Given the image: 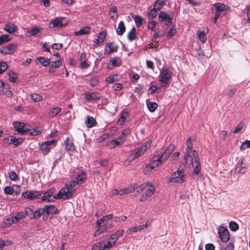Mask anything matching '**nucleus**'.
Instances as JSON below:
<instances>
[{
	"label": "nucleus",
	"mask_w": 250,
	"mask_h": 250,
	"mask_svg": "<svg viewBox=\"0 0 250 250\" xmlns=\"http://www.w3.org/2000/svg\"><path fill=\"white\" fill-rule=\"evenodd\" d=\"M44 214H47V217L48 214H55L58 213L57 208L53 205H46L42 208Z\"/></svg>",
	"instance_id": "nucleus-12"
},
{
	"label": "nucleus",
	"mask_w": 250,
	"mask_h": 250,
	"mask_svg": "<svg viewBox=\"0 0 250 250\" xmlns=\"http://www.w3.org/2000/svg\"><path fill=\"white\" fill-rule=\"evenodd\" d=\"M110 62L113 66H119L121 64L120 59L119 57L111 59Z\"/></svg>",
	"instance_id": "nucleus-48"
},
{
	"label": "nucleus",
	"mask_w": 250,
	"mask_h": 250,
	"mask_svg": "<svg viewBox=\"0 0 250 250\" xmlns=\"http://www.w3.org/2000/svg\"><path fill=\"white\" fill-rule=\"evenodd\" d=\"M137 38L136 29L134 27L128 32L127 34V39L129 41H132Z\"/></svg>",
	"instance_id": "nucleus-31"
},
{
	"label": "nucleus",
	"mask_w": 250,
	"mask_h": 250,
	"mask_svg": "<svg viewBox=\"0 0 250 250\" xmlns=\"http://www.w3.org/2000/svg\"><path fill=\"white\" fill-rule=\"evenodd\" d=\"M167 1V0H157L153 6L154 7V9L160 10L166 4Z\"/></svg>",
	"instance_id": "nucleus-26"
},
{
	"label": "nucleus",
	"mask_w": 250,
	"mask_h": 250,
	"mask_svg": "<svg viewBox=\"0 0 250 250\" xmlns=\"http://www.w3.org/2000/svg\"><path fill=\"white\" fill-rule=\"evenodd\" d=\"M124 232V230L119 229L117 230L114 233L111 235L109 238L110 239L113 240V244H115L118 238L123 234Z\"/></svg>",
	"instance_id": "nucleus-23"
},
{
	"label": "nucleus",
	"mask_w": 250,
	"mask_h": 250,
	"mask_svg": "<svg viewBox=\"0 0 250 250\" xmlns=\"http://www.w3.org/2000/svg\"><path fill=\"white\" fill-rule=\"evenodd\" d=\"M90 30V27H89V26L84 27L81 28L78 31L76 32L75 33V35H77V36L85 35V34L88 33Z\"/></svg>",
	"instance_id": "nucleus-37"
},
{
	"label": "nucleus",
	"mask_w": 250,
	"mask_h": 250,
	"mask_svg": "<svg viewBox=\"0 0 250 250\" xmlns=\"http://www.w3.org/2000/svg\"><path fill=\"white\" fill-rule=\"evenodd\" d=\"M26 213H23V211L18 212L15 216H13V219L16 223H18L20 220L23 219L26 216Z\"/></svg>",
	"instance_id": "nucleus-27"
},
{
	"label": "nucleus",
	"mask_w": 250,
	"mask_h": 250,
	"mask_svg": "<svg viewBox=\"0 0 250 250\" xmlns=\"http://www.w3.org/2000/svg\"><path fill=\"white\" fill-rule=\"evenodd\" d=\"M62 110V108L59 107H54L51 108L48 114L51 117H55Z\"/></svg>",
	"instance_id": "nucleus-36"
},
{
	"label": "nucleus",
	"mask_w": 250,
	"mask_h": 250,
	"mask_svg": "<svg viewBox=\"0 0 250 250\" xmlns=\"http://www.w3.org/2000/svg\"><path fill=\"white\" fill-rule=\"evenodd\" d=\"M13 125L14 128H15L14 132L15 135L17 134V133L21 135H23L27 133V132L28 131V128L23 123L15 122Z\"/></svg>",
	"instance_id": "nucleus-5"
},
{
	"label": "nucleus",
	"mask_w": 250,
	"mask_h": 250,
	"mask_svg": "<svg viewBox=\"0 0 250 250\" xmlns=\"http://www.w3.org/2000/svg\"><path fill=\"white\" fill-rule=\"evenodd\" d=\"M49 26L51 28L55 27L61 28L63 26L62 22V19L60 18H56L55 19L51 21L49 23Z\"/></svg>",
	"instance_id": "nucleus-14"
},
{
	"label": "nucleus",
	"mask_w": 250,
	"mask_h": 250,
	"mask_svg": "<svg viewBox=\"0 0 250 250\" xmlns=\"http://www.w3.org/2000/svg\"><path fill=\"white\" fill-rule=\"evenodd\" d=\"M27 133L30 134L31 136H36L41 133V131L37 128L32 129L28 128V131L27 132Z\"/></svg>",
	"instance_id": "nucleus-49"
},
{
	"label": "nucleus",
	"mask_w": 250,
	"mask_h": 250,
	"mask_svg": "<svg viewBox=\"0 0 250 250\" xmlns=\"http://www.w3.org/2000/svg\"><path fill=\"white\" fill-rule=\"evenodd\" d=\"M13 224H15L13 217H9L3 221L1 224V227L2 228H7Z\"/></svg>",
	"instance_id": "nucleus-29"
},
{
	"label": "nucleus",
	"mask_w": 250,
	"mask_h": 250,
	"mask_svg": "<svg viewBox=\"0 0 250 250\" xmlns=\"http://www.w3.org/2000/svg\"><path fill=\"white\" fill-rule=\"evenodd\" d=\"M87 100H98L100 99L99 94L97 92H86L84 93Z\"/></svg>",
	"instance_id": "nucleus-19"
},
{
	"label": "nucleus",
	"mask_w": 250,
	"mask_h": 250,
	"mask_svg": "<svg viewBox=\"0 0 250 250\" xmlns=\"http://www.w3.org/2000/svg\"><path fill=\"white\" fill-rule=\"evenodd\" d=\"M96 123L95 120L91 116H87L85 124L88 127H91L95 125Z\"/></svg>",
	"instance_id": "nucleus-28"
},
{
	"label": "nucleus",
	"mask_w": 250,
	"mask_h": 250,
	"mask_svg": "<svg viewBox=\"0 0 250 250\" xmlns=\"http://www.w3.org/2000/svg\"><path fill=\"white\" fill-rule=\"evenodd\" d=\"M125 28L124 25V23L123 21H121L119 23L118 26L116 30V32L117 34L119 35H122L125 32Z\"/></svg>",
	"instance_id": "nucleus-32"
},
{
	"label": "nucleus",
	"mask_w": 250,
	"mask_h": 250,
	"mask_svg": "<svg viewBox=\"0 0 250 250\" xmlns=\"http://www.w3.org/2000/svg\"><path fill=\"white\" fill-rule=\"evenodd\" d=\"M250 147V141L246 140L244 142L241 146H240V149L242 150H244L247 148Z\"/></svg>",
	"instance_id": "nucleus-54"
},
{
	"label": "nucleus",
	"mask_w": 250,
	"mask_h": 250,
	"mask_svg": "<svg viewBox=\"0 0 250 250\" xmlns=\"http://www.w3.org/2000/svg\"><path fill=\"white\" fill-rule=\"evenodd\" d=\"M214 8L219 12H223L230 10V7L222 3H216L214 4Z\"/></svg>",
	"instance_id": "nucleus-15"
},
{
	"label": "nucleus",
	"mask_w": 250,
	"mask_h": 250,
	"mask_svg": "<svg viewBox=\"0 0 250 250\" xmlns=\"http://www.w3.org/2000/svg\"><path fill=\"white\" fill-rule=\"evenodd\" d=\"M120 145V143H119L118 142H117V140L116 139L112 140L107 144V146H108L110 148H114L116 146Z\"/></svg>",
	"instance_id": "nucleus-45"
},
{
	"label": "nucleus",
	"mask_w": 250,
	"mask_h": 250,
	"mask_svg": "<svg viewBox=\"0 0 250 250\" xmlns=\"http://www.w3.org/2000/svg\"><path fill=\"white\" fill-rule=\"evenodd\" d=\"M146 103L147 106L150 112H154L158 107V104L156 103L151 102L149 100H146Z\"/></svg>",
	"instance_id": "nucleus-25"
},
{
	"label": "nucleus",
	"mask_w": 250,
	"mask_h": 250,
	"mask_svg": "<svg viewBox=\"0 0 250 250\" xmlns=\"http://www.w3.org/2000/svg\"><path fill=\"white\" fill-rule=\"evenodd\" d=\"M138 157H139L137 156L135 152L129 155L128 158L126 159V162L131 163Z\"/></svg>",
	"instance_id": "nucleus-57"
},
{
	"label": "nucleus",
	"mask_w": 250,
	"mask_h": 250,
	"mask_svg": "<svg viewBox=\"0 0 250 250\" xmlns=\"http://www.w3.org/2000/svg\"><path fill=\"white\" fill-rule=\"evenodd\" d=\"M229 228L232 231H236L239 229L238 225L235 222H230L229 223Z\"/></svg>",
	"instance_id": "nucleus-50"
},
{
	"label": "nucleus",
	"mask_w": 250,
	"mask_h": 250,
	"mask_svg": "<svg viewBox=\"0 0 250 250\" xmlns=\"http://www.w3.org/2000/svg\"><path fill=\"white\" fill-rule=\"evenodd\" d=\"M187 154V152H185L184 159L187 164L190 165L192 163L197 162L199 160L198 153L196 150L191 151V152H189L188 155Z\"/></svg>",
	"instance_id": "nucleus-4"
},
{
	"label": "nucleus",
	"mask_w": 250,
	"mask_h": 250,
	"mask_svg": "<svg viewBox=\"0 0 250 250\" xmlns=\"http://www.w3.org/2000/svg\"><path fill=\"white\" fill-rule=\"evenodd\" d=\"M11 40L9 36L7 34L2 35L0 36V45Z\"/></svg>",
	"instance_id": "nucleus-40"
},
{
	"label": "nucleus",
	"mask_w": 250,
	"mask_h": 250,
	"mask_svg": "<svg viewBox=\"0 0 250 250\" xmlns=\"http://www.w3.org/2000/svg\"><path fill=\"white\" fill-rule=\"evenodd\" d=\"M42 215H43V220H45L47 219V217L45 216L44 212L43 211L42 208H39L36 211H34L33 216L31 217V219H33L35 220L39 219Z\"/></svg>",
	"instance_id": "nucleus-18"
},
{
	"label": "nucleus",
	"mask_w": 250,
	"mask_h": 250,
	"mask_svg": "<svg viewBox=\"0 0 250 250\" xmlns=\"http://www.w3.org/2000/svg\"><path fill=\"white\" fill-rule=\"evenodd\" d=\"M3 29L7 32L12 34L17 30V27L12 22H8L5 24Z\"/></svg>",
	"instance_id": "nucleus-17"
},
{
	"label": "nucleus",
	"mask_w": 250,
	"mask_h": 250,
	"mask_svg": "<svg viewBox=\"0 0 250 250\" xmlns=\"http://www.w3.org/2000/svg\"><path fill=\"white\" fill-rule=\"evenodd\" d=\"M247 166L244 164V161L242 158L240 159V161L238 162L236 165V169H239L238 172L241 174H244L246 171Z\"/></svg>",
	"instance_id": "nucleus-16"
},
{
	"label": "nucleus",
	"mask_w": 250,
	"mask_h": 250,
	"mask_svg": "<svg viewBox=\"0 0 250 250\" xmlns=\"http://www.w3.org/2000/svg\"><path fill=\"white\" fill-rule=\"evenodd\" d=\"M157 161L156 160L151 161L146 167L145 169L146 171H150L151 169L155 167H157L160 165H157Z\"/></svg>",
	"instance_id": "nucleus-35"
},
{
	"label": "nucleus",
	"mask_w": 250,
	"mask_h": 250,
	"mask_svg": "<svg viewBox=\"0 0 250 250\" xmlns=\"http://www.w3.org/2000/svg\"><path fill=\"white\" fill-rule=\"evenodd\" d=\"M41 193L37 191H26L22 193V196L29 199H34L40 196Z\"/></svg>",
	"instance_id": "nucleus-13"
},
{
	"label": "nucleus",
	"mask_w": 250,
	"mask_h": 250,
	"mask_svg": "<svg viewBox=\"0 0 250 250\" xmlns=\"http://www.w3.org/2000/svg\"><path fill=\"white\" fill-rule=\"evenodd\" d=\"M55 142V141L52 140L51 141H48L42 143L40 145V149L44 154H46L50 151V146L52 145Z\"/></svg>",
	"instance_id": "nucleus-11"
},
{
	"label": "nucleus",
	"mask_w": 250,
	"mask_h": 250,
	"mask_svg": "<svg viewBox=\"0 0 250 250\" xmlns=\"http://www.w3.org/2000/svg\"><path fill=\"white\" fill-rule=\"evenodd\" d=\"M78 183L77 180L71 181L68 184H66L64 187L62 188L57 194L54 196V198L55 199H63V200L70 198L72 196L74 193L73 188Z\"/></svg>",
	"instance_id": "nucleus-1"
},
{
	"label": "nucleus",
	"mask_w": 250,
	"mask_h": 250,
	"mask_svg": "<svg viewBox=\"0 0 250 250\" xmlns=\"http://www.w3.org/2000/svg\"><path fill=\"white\" fill-rule=\"evenodd\" d=\"M9 177L12 181H16L18 179V177L15 171H11L9 173Z\"/></svg>",
	"instance_id": "nucleus-59"
},
{
	"label": "nucleus",
	"mask_w": 250,
	"mask_h": 250,
	"mask_svg": "<svg viewBox=\"0 0 250 250\" xmlns=\"http://www.w3.org/2000/svg\"><path fill=\"white\" fill-rule=\"evenodd\" d=\"M132 192V189L129 188H125L118 190L119 195H123L124 194H127Z\"/></svg>",
	"instance_id": "nucleus-47"
},
{
	"label": "nucleus",
	"mask_w": 250,
	"mask_h": 250,
	"mask_svg": "<svg viewBox=\"0 0 250 250\" xmlns=\"http://www.w3.org/2000/svg\"><path fill=\"white\" fill-rule=\"evenodd\" d=\"M149 186V185L148 183L146 182L136 187L135 189L136 192L139 194L142 192L144 190L146 189Z\"/></svg>",
	"instance_id": "nucleus-33"
},
{
	"label": "nucleus",
	"mask_w": 250,
	"mask_h": 250,
	"mask_svg": "<svg viewBox=\"0 0 250 250\" xmlns=\"http://www.w3.org/2000/svg\"><path fill=\"white\" fill-rule=\"evenodd\" d=\"M174 149V145L170 144L169 145L167 149L163 152V153L159 154L158 152H155L154 156L157 154L159 157L155 159L157 161V165H162L165 161H166L169 157L170 155L172 153Z\"/></svg>",
	"instance_id": "nucleus-2"
},
{
	"label": "nucleus",
	"mask_w": 250,
	"mask_h": 250,
	"mask_svg": "<svg viewBox=\"0 0 250 250\" xmlns=\"http://www.w3.org/2000/svg\"><path fill=\"white\" fill-rule=\"evenodd\" d=\"M122 84L120 83H115L112 85V88L114 90H120L123 88Z\"/></svg>",
	"instance_id": "nucleus-64"
},
{
	"label": "nucleus",
	"mask_w": 250,
	"mask_h": 250,
	"mask_svg": "<svg viewBox=\"0 0 250 250\" xmlns=\"http://www.w3.org/2000/svg\"><path fill=\"white\" fill-rule=\"evenodd\" d=\"M55 192V189L51 188L44 193L43 196L42 197V201H46L47 202H51V200L49 199L50 197L52 196Z\"/></svg>",
	"instance_id": "nucleus-20"
},
{
	"label": "nucleus",
	"mask_w": 250,
	"mask_h": 250,
	"mask_svg": "<svg viewBox=\"0 0 250 250\" xmlns=\"http://www.w3.org/2000/svg\"><path fill=\"white\" fill-rule=\"evenodd\" d=\"M17 45L14 43L8 44L0 49V52L4 54H11L14 53L17 49Z\"/></svg>",
	"instance_id": "nucleus-10"
},
{
	"label": "nucleus",
	"mask_w": 250,
	"mask_h": 250,
	"mask_svg": "<svg viewBox=\"0 0 250 250\" xmlns=\"http://www.w3.org/2000/svg\"><path fill=\"white\" fill-rule=\"evenodd\" d=\"M65 146H66V148L67 150H70V151L74 150V146L73 143L70 140H68V139H67L66 140Z\"/></svg>",
	"instance_id": "nucleus-43"
},
{
	"label": "nucleus",
	"mask_w": 250,
	"mask_h": 250,
	"mask_svg": "<svg viewBox=\"0 0 250 250\" xmlns=\"http://www.w3.org/2000/svg\"><path fill=\"white\" fill-rule=\"evenodd\" d=\"M197 35L201 42H205L207 40L206 35L204 31H198Z\"/></svg>",
	"instance_id": "nucleus-42"
},
{
	"label": "nucleus",
	"mask_w": 250,
	"mask_h": 250,
	"mask_svg": "<svg viewBox=\"0 0 250 250\" xmlns=\"http://www.w3.org/2000/svg\"><path fill=\"white\" fill-rule=\"evenodd\" d=\"M176 31L175 29L171 28L169 29L167 33V38L169 39L171 38L176 33Z\"/></svg>",
	"instance_id": "nucleus-62"
},
{
	"label": "nucleus",
	"mask_w": 250,
	"mask_h": 250,
	"mask_svg": "<svg viewBox=\"0 0 250 250\" xmlns=\"http://www.w3.org/2000/svg\"><path fill=\"white\" fill-rule=\"evenodd\" d=\"M39 32L40 30L38 27H34L28 31V33H29V36H32L37 35L39 33Z\"/></svg>",
	"instance_id": "nucleus-58"
},
{
	"label": "nucleus",
	"mask_w": 250,
	"mask_h": 250,
	"mask_svg": "<svg viewBox=\"0 0 250 250\" xmlns=\"http://www.w3.org/2000/svg\"><path fill=\"white\" fill-rule=\"evenodd\" d=\"M108 14L110 18L113 20H116L118 18L117 7L116 6H112L110 9Z\"/></svg>",
	"instance_id": "nucleus-24"
},
{
	"label": "nucleus",
	"mask_w": 250,
	"mask_h": 250,
	"mask_svg": "<svg viewBox=\"0 0 250 250\" xmlns=\"http://www.w3.org/2000/svg\"><path fill=\"white\" fill-rule=\"evenodd\" d=\"M10 140L9 142V144H13L15 146H18L23 142V139L22 138H17L13 136H10Z\"/></svg>",
	"instance_id": "nucleus-21"
},
{
	"label": "nucleus",
	"mask_w": 250,
	"mask_h": 250,
	"mask_svg": "<svg viewBox=\"0 0 250 250\" xmlns=\"http://www.w3.org/2000/svg\"><path fill=\"white\" fill-rule=\"evenodd\" d=\"M219 237L222 241L226 242L229 239V234L228 229L224 227H220L218 229Z\"/></svg>",
	"instance_id": "nucleus-8"
},
{
	"label": "nucleus",
	"mask_w": 250,
	"mask_h": 250,
	"mask_svg": "<svg viewBox=\"0 0 250 250\" xmlns=\"http://www.w3.org/2000/svg\"><path fill=\"white\" fill-rule=\"evenodd\" d=\"M187 145V149L186 152H187V154L189 153V152H191V151H193L192 150V143L191 141V138H189L186 142Z\"/></svg>",
	"instance_id": "nucleus-39"
},
{
	"label": "nucleus",
	"mask_w": 250,
	"mask_h": 250,
	"mask_svg": "<svg viewBox=\"0 0 250 250\" xmlns=\"http://www.w3.org/2000/svg\"><path fill=\"white\" fill-rule=\"evenodd\" d=\"M62 65V62L60 60L52 62L51 63V65L52 68H58Z\"/></svg>",
	"instance_id": "nucleus-61"
},
{
	"label": "nucleus",
	"mask_w": 250,
	"mask_h": 250,
	"mask_svg": "<svg viewBox=\"0 0 250 250\" xmlns=\"http://www.w3.org/2000/svg\"><path fill=\"white\" fill-rule=\"evenodd\" d=\"M158 10L157 9H154V7H153V9L149 11L148 13V17L151 19L156 17L158 14Z\"/></svg>",
	"instance_id": "nucleus-55"
},
{
	"label": "nucleus",
	"mask_w": 250,
	"mask_h": 250,
	"mask_svg": "<svg viewBox=\"0 0 250 250\" xmlns=\"http://www.w3.org/2000/svg\"><path fill=\"white\" fill-rule=\"evenodd\" d=\"M159 19L160 22L166 21V25L167 26H169L172 23V17H170L164 11H161L159 12Z\"/></svg>",
	"instance_id": "nucleus-9"
},
{
	"label": "nucleus",
	"mask_w": 250,
	"mask_h": 250,
	"mask_svg": "<svg viewBox=\"0 0 250 250\" xmlns=\"http://www.w3.org/2000/svg\"><path fill=\"white\" fill-rule=\"evenodd\" d=\"M151 144H152L151 140H149L147 141H146L145 143V144L144 145H143L142 146L143 147H144V150L146 151V150H147L148 149H149L150 147V146H151Z\"/></svg>",
	"instance_id": "nucleus-63"
},
{
	"label": "nucleus",
	"mask_w": 250,
	"mask_h": 250,
	"mask_svg": "<svg viewBox=\"0 0 250 250\" xmlns=\"http://www.w3.org/2000/svg\"><path fill=\"white\" fill-rule=\"evenodd\" d=\"M8 74L10 81L12 83L15 82L17 77L16 74L14 72L9 71L8 72Z\"/></svg>",
	"instance_id": "nucleus-56"
},
{
	"label": "nucleus",
	"mask_w": 250,
	"mask_h": 250,
	"mask_svg": "<svg viewBox=\"0 0 250 250\" xmlns=\"http://www.w3.org/2000/svg\"><path fill=\"white\" fill-rule=\"evenodd\" d=\"M171 77V73L169 70L167 68H163L159 75V81L166 84L169 82Z\"/></svg>",
	"instance_id": "nucleus-6"
},
{
	"label": "nucleus",
	"mask_w": 250,
	"mask_h": 250,
	"mask_svg": "<svg viewBox=\"0 0 250 250\" xmlns=\"http://www.w3.org/2000/svg\"><path fill=\"white\" fill-rule=\"evenodd\" d=\"M191 165L193 167V172L196 174H198L200 173L201 170L200 167V163L199 162V160L197 162H194L192 163Z\"/></svg>",
	"instance_id": "nucleus-34"
},
{
	"label": "nucleus",
	"mask_w": 250,
	"mask_h": 250,
	"mask_svg": "<svg viewBox=\"0 0 250 250\" xmlns=\"http://www.w3.org/2000/svg\"><path fill=\"white\" fill-rule=\"evenodd\" d=\"M106 30L101 32L99 33V36L98 37V40L100 41V42H103L104 41V40L106 37Z\"/></svg>",
	"instance_id": "nucleus-51"
},
{
	"label": "nucleus",
	"mask_w": 250,
	"mask_h": 250,
	"mask_svg": "<svg viewBox=\"0 0 250 250\" xmlns=\"http://www.w3.org/2000/svg\"><path fill=\"white\" fill-rule=\"evenodd\" d=\"M169 182L175 183H182L185 181V176L183 172L178 170L174 172L169 179Z\"/></svg>",
	"instance_id": "nucleus-3"
},
{
	"label": "nucleus",
	"mask_w": 250,
	"mask_h": 250,
	"mask_svg": "<svg viewBox=\"0 0 250 250\" xmlns=\"http://www.w3.org/2000/svg\"><path fill=\"white\" fill-rule=\"evenodd\" d=\"M134 21L136 23V26L138 27H139L142 25L144 19L139 16H136L134 18Z\"/></svg>",
	"instance_id": "nucleus-44"
},
{
	"label": "nucleus",
	"mask_w": 250,
	"mask_h": 250,
	"mask_svg": "<svg viewBox=\"0 0 250 250\" xmlns=\"http://www.w3.org/2000/svg\"><path fill=\"white\" fill-rule=\"evenodd\" d=\"M245 125V124L243 122H240L239 124H238L236 127L234 128L233 132L234 133H237L240 131H241L244 126Z\"/></svg>",
	"instance_id": "nucleus-46"
},
{
	"label": "nucleus",
	"mask_w": 250,
	"mask_h": 250,
	"mask_svg": "<svg viewBox=\"0 0 250 250\" xmlns=\"http://www.w3.org/2000/svg\"><path fill=\"white\" fill-rule=\"evenodd\" d=\"M30 97L35 102H39L42 99V97L41 95L36 93L31 94Z\"/></svg>",
	"instance_id": "nucleus-41"
},
{
	"label": "nucleus",
	"mask_w": 250,
	"mask_h": 250,
	"mask_svg": "<svg viewBox=\"0 0 250 250\" xmlns=\"http://www.w3.org/2000/svg\"><path fill=\"white\" fill-rule=\"evenodd\" d=\"M155 191V188L153 186L150 185L147 187L145 193L141 196L140 201L141 202H144L148 199L151 196L153 195Z\"/></svg>",
	"instance_id": "nucleus-7"
},
{
	"label": "nucleus",
	"mask_w": 250,
	"mask_h": 250,
	"mask_svg": "<svg viewBox=\"0 0 250 250\" xmlns=\"http://www.w3.org/2000/svg\"><path fill=\"white\" fill-rule=\"evenodd\" d=\"M116 77L117 75H110L106 79V81L109 83H112L117 81Z\"/></svg>",
	"instance_id": "nucleus-60"
},
{
	"label": "nucleus",
	"mask_w": 250,
	"mask_h": 250,
	"mask_svg": "<svg viewBox=\"0 0 250 250\" xmlns=\"http://www.w3.org/2000/svg\"><path fill=\"white\" fill-rule=\"evenodd\" d=\"M38 62L37 63L40 62L43 66H47L50 63V61L49 59H45L43 57H37L36 58V62Z\"/></svg>",
	"instance_id": "nucleus-22"
},
{
	"label": "nucleus",
	"mask_w": 250,
	"mask_h": 250,
	"mask_svg": "<svg viewBox=\"0 0 250 250\" xmlns=\"http://www.w3.org/2000/svg\"><path fill=\"white\" fill-rule=\"evenodd\" d=\"M8 68V65L5 62H0V74L6 71Z\"/></svg>",
	"instance_id": "nucleus-52"
},
{
	"label": "nucleus",
	"mask_w": 250,
	"mask_h": 250,
	"mask_svg": "<svg viewBox=\"0 0 250 250\" xmlns=\"http://www.w3.org/2000/svg\"><path fill=\"white\" fill-rule=\"evenodd\" d=\"M106 47L109 48L108 54H111L114 52H116L118 49V46L113 42H107Z\"/></svg>",
	"instance_id": "nucleus-30"
},
{
	"label": "nucleus",
	"mask_w": 250,
	"mask_h": 250,
	"mask_svg": "<svg viewBox=\"0 0 250 250\" xmlns=\"http://www.w3.org/2000/svg\"><path fill=\"white\" fill-rule=\"evenodd\" d=\"M86 173L83 171H82L77 175L76 180L77 181H78V183L80 182L81 183H83L84 182V180L86 179Z\"/></svg>",
	"instance_id": "nucleus-38"
},
{
	"label": "nucleus",
	"mask_w": 250,
	"mask_h": 250,
	"mask_svg": "<svg viewBox=\"0 0 250 250\" xmlns=\"http://www.w3.org/2000/svg\"><path fill=\"white\" fill-rule=\"evenodd\" d=\"M3 190L4 193L8 195H12L14 193L13 188L10 186L5 187L4 188Z\"/></svg>",
	"instance_id": "nucleus-53"
}]
</instances>
